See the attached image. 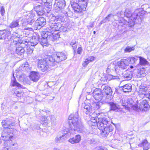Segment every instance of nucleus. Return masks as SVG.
I'll list each match as a JSON object with an SVG mask.
<instances>
[{
	"label": "nucleus",
	"mask_w": 150,
	"mask_h": 150,
	"mask_svg": "<svg viewBox=\"0 0 150 150\" xmlns=\"http://www.w3.org/2000/svg\"><path fill=\"white\" fill-rule=\"evenodd\" d=\"M69 130L66 129L64 130V134L66 137L67 136L70 135L74 131H76L79 133L85 132V128L80 118L78 117L77 112L75 113L74 115L71 114L69 117Z\"/></svg>",
	"instance_id": "f257e3e1"
},
{
	"label": "nucleus",
	"mask_w": 150,
	"mask_h": 150,
	"mask_svg": "<svg viewBox=\"0 0 150 150\" xmlns=\"http://www.w3.org/2000/svg\"><path fill=\"white\" fill-rule=\"evenodd\" d=\"M146 12L142 8L136 10L132 13L128 9H126L124 12V16L129 18L131 20H135L136 23L140 24L142 19V17Z\"/></svg>",
	"instance_id": "f03ea898"
},
{
	"label": "nucleus",
	"mask_w": 150,
	"mask_h": 150,
	"mask_svg": "<svg viewBox=\"0 0 150 150\" xmlns=\"http://www.w3.org/2000/svg\"><path fill=\"white\" fill-rule=\"evenodd\" d=\"M58 23H56L54 21L52 23L50 22V23L49 27H48L50 31V33H48V36L47 38L49 39L50 42H54L55 40L58 38L59 35L57 34V33H55V32L59 31V27H58L57 26Z\"/></svg>",
	"instance_id": "7ed1b4c3"
},
{
	"label": "nucleus",
	"mask_w": 150,
	"mask_h": 150,
	"mask_svg": "<svg viewBox=\"0 0 150 150\" xmlns=\"http://www.w3.org/2000/svg\"><path fill=\"white\" fill-rule=\"evenodd\" d=\"M98 128L101 130V135L103 137H106L109 133L113 130L112 126L108 122L107 123H103L100 122L97 123Z\"/></svg>",
	"instance_id": "20e7f679"
},
{
	"label": "nucleus",
	"mask_w": 150,
	"mask_h": 150,
	"mask_svg": "<svg viewBox=\"0 0 150 150\" xmlns=\"http://www.w3.org/2000/svg\"><path fill=\"white\" fill-rule=\"evenodd\" d=\"M88 0H76V3L71 4V6L76 13L85 11L86 9Z\"/></svg>",
	"instance_id": "39448f33"
},
{
	"label": "nucleus",
	"mask_w": 150,
	"mask_h": 150,
	"mask_svg": "<svg viewBox=\"0 0 150 150\" xmlns=\"http://www.w3.org/2000/svg\"><path fill=\"white\" fill-rule=\"evenodd\" d=\"M103 88L102 93L104 95V103H110V101L112 98V96L111 95L112 91L111 88L107 86L103 85L102 86Z\"/></svg>",
	"instance_id": "423d86ee"
},
{
	"label": "nucleus",
	"mask_w": 150,
	"mask_h": 150,
	"mask_svg": "<svg viewBox=\"0 0 150 150\" xmlns=\"http://www.w3.org/2000/svg\"><path fill=\"white\" fill-rule=\"evenodd\" d=\"M35 16V12L34 11H30L28 14L25 15L22 19L23 22L22 23H24V28L25 29V27L27 25H32L34 22L35 20L34 17Z\"/></svg>",
	"instance_id": "0eeeda50"
},
{
	"label": "nucleus",
	"mask_w": 150,
	"mask_h": 150,
	"mask_svg": "<svg viewBox=\"0 0 150 150\" xmlns=\"http://www.w3.org/2000/svg\"><path fill=\"white\" fill-rule=\"evenodd\" d=\"M150 106L146 100H144L139 103L133 104L131 106L132 108L134 110L138 111L139 110H146L149 109Z\"/></svg>",
	"instance_id": "6e6552de"
},
{
	"label": "nucleus",
	"mask_w": 150,
	"mask_h": 150,
	"mask_svg": "<svg viewBox=\"0 0 150 150\" xmlns=\"http://www.w3.org/2000/svg\"><path fill=\"white\" fill-rule=\"evenodd\" d=\"M13 129H4L2 132L1 137L3 140L6 141L14 139L15 137L13 136Z\"/></svg>",
	"instance_id": "1a4fd4ad"
},
{
	"label": "nucleus",
	"mask_w": 150,
	"mask_h": 150,
	"mask_svg": "<svg viewBox=\"0 0 150 150\" xmlns=\"http://www.w3.org/2000/svg\"><path fill=\"white\" fill-rule=\"evenodd\" d=\"M18 146V144L16 142L10 140L4 142V145L1 150H12L17 148Z\"/></svg>",
	"instance_id": "9d476101"
},
{
	"label": "nucleus",
	"mask_w": 150,
	"mask_h": 150,
	"mask_svg": "<svg viewBox=\"0 0 150 150\" xmlns=\"http://www.w3.org/2000/svg\"><path fill=\"white\" fill-rule=\"evenodd\" d=\"M38 67L42 71H47L50 67V66L45 60L41 59L39 60L38 64Z\"/></svg>",
	"instance_id": "9b49d317"
},
{
	"label": "nucleus",
	"mask_w": 150,
	"mask_h": 150,
	"mask_svg": "<svg viewBox=\"0 0 150 150\" xmlns=\"http://www.w3.org/2000/svg\"><path fill=\"white\" fill-rule=\"evenodd\" d=\"M65 5L64 0H56L54 5V10L56 12H58L63 9Z\"/></svg>",
	"instance_id": "f8f14e48"
},
{
	"label": "nucleus",
	"mask_w": 150,
	"mask_h": 150,
	"mask_svg": "<svg viewBox=\"0 0 150 150\" xmlns=\"http://www.w3.org/2000/svg\"><path fill=\"white\" fill-rule=\"evenodd\" d=\"M46 20L43 17L38 18L33 25L35 30L39 29L46 24Z\"/></svg>",
	"instance_id": "ddd939ff"
},
{
	"label": "nucleus",
	"mask_w": 150,
	"mask_h": 150,
	"mask_svg": "<svg viewBox=\"0 0 150 150\" xmlns=\"http://www.w3.org/2000/svg\"><path fill=\"white\" fill-rule=\"evenodd\" d=\"M93 94L95 100L98 101H101L104 97L101 89L99 88L95 89L93 92Z\"/></svg>",
	"instance_id": "4468645a"
},
{
	"label": "nucleus",
	"mask_w": 150,
	"mask_h": 150,
	"mask_svg": "<svg viewBox=\"0 0 150 150\" xmlns=\"http://www.w3.org/2000/svg\"><path fill=\"white\" fill-rule=\"evenodd\" d=\"M28 44V42L27 41H23L20 43V47H16V53L20 56L23 55L24 54L25 52V50L23 48V46H26Z\"/></svg>",
	"instance_id": "2eb2a0df"
},
{
	"label": "nucleus",
	"mask_w": 150,
	"mask_h": 150,
	"mask_svg": "<svg viewBox=\"0 0 150 150\" xmlns=\"http://www.w3.org/2000/svg\"><path fill=\"white\" fill-rule=\"evenodd\" d=\"M2 126L4 129H13L14 123L12 122L10 119L3 120L1 122Z\"/></svg>",
	"instance_id": "dca6fc26"
},
{
	"label": "nucleus",
	"mask_w": 150,
	"mask_h": 150,
	"mask_svg": "<svg viewBox=\"0 0 150 150\" xmlns=\"http://www.w3.org/2000/svg\"><path fill=\"white\" fill-rule=\"evenodd\" d=\"M56 58V62L59 63L63 60H64L67 58V53L66 52H58L55 55Z\"/></svg>",
	"instance_id": "f3484780"
},
{
	"label": "nucleus",
	"mask_w": 150,
	"mask_h": 150,
	"mask_svg": "<svg viewBox=\"0 0 150 150\" xmlns=\"http://www.w3.org/2000/svg\"><path fill=\"white\" fill-rule=\"evenodd\" d=\"M19 20L13 21L9 25V27L11 28H18L19 29L21 30H24V25L25 24L22 23L20 24H19Z\"/></svg>",
	"instance_id": "a211bd4d"
},
{
	"label": "nucleus",
	"mask_w": 150,
	"mask_h": 150,
	"mask_svg": "<svg viewBox=\"0 0 150 150\" xmlns=\"http://www.w3.org/2000/svg\"><path fill=\"white\" fill-rule=\"evenodd\" d=\"M41 35L42 38L41 39H39V42L42 46H46L48 42L51 43L50 40L47 38L48 36L47 32L45 33L44 35L41 34Z\"/></svg>",
	"instance_id": "6ab92c4d"
},
{
	"label": "nucleus",
	"mask_w": 150,
	"mask_h": 150,
	"mask_svg": "<svg viewBox=\"0 0 150 150\" xmlns=\"http://www.w3.org/2000/svg\"><path fill=\"white\" fill-rule=\"evenodd\" d=\"M118 67L122 69H125L127 68L129 64V60L125 59H122L117 63Z\"/></svg>",
	"instance_id": "aec40b11"
},
{
	"label": "nucleus",
	"mask_w": 150,
	"mask_h": 150,
	"mask_svg": "<svg viewBox=\"0 0 150 150\" xmlns=\"http://www.w3.org/2000/svg\"><path fill=\"white\" fill-rule=\"evenodd\" d=\"M82 109L84 112L86 113V114L91 115L92 113L93 112V110L92 108V106L89 104H84L82 105Z\"/></svg>",
	"instance_id": "412c9836"
},
{
	"label": "nucleus",
	"mask_w": 150,
	"mask_h": 150,
	"mask_svg": "<svg viewBox=\"0 0 150 150\" xmlns=\"http://www.w3.org/2000/svg\"><path fill=\"white\" fill-rule=\"evenodd\" d=\"M19 36L18 33L16 32H13L10 38L11 43L13 42L14 45H18L20 44L18 42L19 40Z\"/></svg>",
	"instance_id": "4be33fe9"
},
{
	"label": "nucleus",
	"mask_w": 150,
	"mask_h": 150,
	"mask_svg": "<svg viewBox=\"0 0 150 150\" xmlns=\"http://www.w3.org/2000/svg\"><path fill=\"white\" fill-rule=\"evenodd\" d=\"M96 119L98 120L97 122L96 123L97 126V123L98 122H101V123H107L109 122L107 118L105 117H103L102 116L104 115L103 113H98L97 114Z\"/></svg>",
	"instance_id": "5701e85b"
},
{
	"label": "nucleus",
	"mask_w": 150,
	"mask_h": 150,
	"mask_svg": "<svg viewBox=\"0 0 150 150\" xmlns=\"http://www.w3.org/2000/svg\"><path fill=\"white\" fill-rule=\"evenodd\" d=\"M34 9L38 16H42L45 13V8L41 5L35 6Z\"/></svg>",
	"instance_id": "b1692460"
},
{
	"label": "nucleus",
	"mask_w": 150,
	"mask_h": 150,
	"mask_svg": "<svg viewBox=\"0 0 150 150\" xmlns=\"http://www.w3.org/2000/svg\"><path fill=\"white\" fill-rule=\"evenodd\" d=\"M126 99L125 98H122L120 99L118 101V104L120 106H127V104H130L131 105H133V100L132 99H131L128 102L126 101Z\"/></svg>",
	"instance_id": "393cba45"
},
{
	"label": "nucleus",
	"mask_w": 150,
	"mask_h": 150,
	"mask_svg": "<svg viewBox=\"0 0 150 150\" xmlns=\"http://www.w3.org/2000/svg\"><path fill=\"white\" fill-rule=\"evenodd\" d=\"M10 33L6 30H0V39H4L6 41L8 40Z\"/></svg>",
	"instance_id": "a878e982"
},
{
	"label": "nucleus",
	"mask_w": 150,
	"mask_h": 150,
	"mask_svg": "<svg viewBox=\"0 0 150 150\" xmlns=\"http://www.w3.org/2000/svg\"><path fill=\"white\" fill-rule=\"evenodd\" d=\"M40 77V76L39 73L35 71H32L30 76V80L34 82L38 81Z\"/></svg>",
	"instance_id": "bb28decb"
},
{
	"label": "nucleus",
	"mask_w": 150,
	"mask_h": 150,
	"mask_svg": "<svg viewBox=\"0 0 150 150\" xmlns=\"http://www.w3.org/2000/svg\"><path fill=\"white\" fill-rule=\"evenodd\" d=\"M81 139V137L79 135H77L75 137L69 139L68 141L71 144H77L79 143Z\"/></svg>",
	"instance_id": "cd10ccee"
},
{
	"label": "nucleus",
	"mask_w": 150,
	"mask_h": 150,
	"mask_svg": "<svg viewBox=\"0 0 150 150\" xmlns=\"http://www.w3.org/2000/svg\"><path fill=\"white\" fill-rule=\"evenodd\" d=\"M147 92L148 89L146 88L140 89L138 92L139 96L142 98H143L145 96L148 98L149 95Z\"/></svg>",
	"instance_id": "c85d7f7f"
},
{
	"label": "nucleus",
	"mask_w": 150,
	"mask_h": 150,
	"mask_svg": "<svg viewBox=\"0 0 150 150\" xmlns=\"http://www.w3.org/2000/svg\"><path fill=\"white\" fill-rule=\"evenodd\" d=\"M139 146L140 147H143V150H148L150 147V145L146 139L143 140L139 144Z\"/></svg>",
	"instance_id": "c756f323"
},
{
	"label": "nucleus",
	"mask_w": 150,
	"mask_h": 150,
	"mask_svg": "<svg viewBox=\"0 0 150 150\" xmlns=\"http://www.w3.org/2000/svg\"><path fill=\"white\" fill-rule=\"evenodd\" d=\"M55 54H54L53 56H49L48 60H46L50 66H54L55 65V62H56V58L55 57Z\"/></svg>",
	"instance_id": "7c9ffc66"
},
{
	"label": "nucleus",
	"mask_w": 150,
	"mask_h": 150,
	"mask_svg": "<svg viewBox=\"0 0 150 150\" xmlns=\"http://www.w3.org/2000/svg\"><path fill=\"white\" fill-rule=\"evenodd\" d=\"M121 89L125 93L131 92L132 90V85L130 84H127L120 87Z\"/></svg>",
	"instance_id": "2f4dec72"
},
{
	"label": "nucleus",
	"mask_w": 150,
	"mask_h": 150,
	"mask_svg": "<svg viewBox=\"0 0 150 150\" xmlns=\"http://www.w3.org/2000/svg\"><path fill=\"white\" fill-rule=\"evenodd\" d=\"M39 42V39L37 36H33L32 38L30 40V42L31 46H34L38 44Z\"/></svg>",
	"instance_id": "473e14b6"
},
{
	"label": "nucleus",
	"mask_w": 150,
	"mask_h": 150,
	"mask_svg": "<svg viewBox=\"0 0 150 150\" xmlns=\"http://www.w3.org/2000/svg\"><path fill=\"white\" fill-rule=\"evenodd\" d=\"M132 73L129 71H126L125 72L123 75V76L125 79L129 80L131 79L132 77Z\"/></svg>",
	"instance_id": "72a5a7b5"
},
{
	"label": "nucleus",
	"mask_w": 150,
	"mask_h": 150,
	"mask_svg": "<svg viewBox=\"0 0 150 150\" xmlns=\"http://www.w3.org/2000/svg\"><path fill=\"white\" fill-rule=\"evenodd\" d=\"M11 84L13 86H16L18 88H23L22 87L23 86L16 81V79L14 76L12 78Z\"/></svg>",
	"instance_id": "f704fd0d"
},
{
	"label": "nucleus",
	"mask_w": 150,
	"mask_h": 150,
	"mask_svg": "<svg viewBox=\"0 0 150 150\" xmlns=\"http://www.w3.org/2000/svg\"><path fill=\"white\" fill-rule=\"evenodd\" d=\"M52 5V3L50 2H48L47 1L44 2V5L45 7V8L47 13H49L51 10Z\"/></svg>",
	"instance_id": "c9c22d12"
},
{
	"label": "nucleus",
	"mask_w": 150,
	"mask_h": 150,
	"mask_svg": "<svg viewBox=\"0 0 150 150\" xmlns=\"http://www.w3.org/2000/svg\"><path fill=\"white\" fill-rule=\"evenodd\" d=\"M110 106L111 109L112 110L114 111H117L118 109L119 108V105H117L116 104L113 103H110Z\"/></svg>",
	"instance_id": "e433bc0d"
},
{
	"label": "nucleus",
	"mask_w": 150,
	"mask_h": 150,
	"mask_svg": "<svg viewBox=\"0 0 150 150\" xmlns=\"http://www.w3.org/2000/svg\"><path fill=\"white\" fill-rule=\"evenodd\" d=\"M65 135H62L61 136H57L55 139V141L57 143H61L64 140Z\"/></svg>",
	"instance_id": "4c0bfd02"
},
{
	"label": "nucleus",
	"mask_w": 150,
	"mask_h": 150,
	"mask_svg": "<svg viewBox=\"0 0 150 150\" xmlns=\"http://www.w3.org/2000/svg\"><path fill=\"white\" fill-rule=\"evenodd\" d=\"M138 57L139 59V63L140 65L144 66L148 64V62L145 59L141 57Z\"/></svg>",
	"instance_id": "58836bf2"
},
{
	"label": "nucleus",
	"mask_w": 150,
	"mask_h": 150,
	"mask_svg": "<svg viewBox=\"0 0 150 150\" xmlns=\"http://www.w3.org/2000/svg\"><path fill=\"white\" fill-rule=\"evenodd\" d=\"M112 16H114V15H112V14H110L107 17H106L104 19H103L102 21H101L100 23V24H102L106 23L107 22H108L110 20V17Z\"/></svg>",
	"instance_id": "ea45409f"
},
{
	"label": "nucleus",
	"mask_w": 150,
	"mask_h": 150,
	"mask_svg": "<svg viewBox=\"0 0 150 150\" xmlns=\"http://www.w3.org/2000/svg\"><path fill=\"white\" fill-rule=\"evenodd\" d=\"M138 57H131L130 58L127 59V60H129V64H133L137 60H138Z\"/></svg>",
	"instance_id": "a19ab883"
},
{
	"label": "nucleus",
	"mask_w": 150,
	"mask_h": 150,
	"mask_svg": "<svg viewBox=\"0 0 150 150\" xmlns=\"http://www.w3.org/2000/svg\"><path fill=\"white\" fill-rule=\"evenodd\" d=\"M116 16L119 18L123 19L124 16V11H119L116 14Z\"/></svg>",
	"instance_id": "79ce46f5"
},
{
	"label": "nucleus",
	"mask_w": 150,
	"mask_h": 150,
	"mask_svg": "<svg viewBox=\"0 0 150 150\" xmlns=\"http://www.w3.org/2000/svg\"><path fill=\"white\" fill-rule=\"evenodd\" d=\"M78 43L76 42H74L72 41L70 44V45L72 46L74 50V53H76V49L77 47Z\"/></svg>",
	"instance_id": "37998d69"
},
{
	"label": "nucleus",
	"mask_w": 150,
	"mask_h": 150,
	"mask_svg": "<svg viewBox=\"0 0 150 150\" xmlns=\"http://www.w3.org/2000/svg\"><path fill=\"white\" fill-rule=\"evenodd\" d=\"M93 107H94L96 110L100 109V106L99 103H95L92 104Z\"/></svg>",
	"instance_id": "c03bdc74"
},
{
	"label": "nucleus",
	"mask_w": 150,
	"mask_h": 150,
	"mask_svg": "<svg viewBox=\"0 0 150 150\" xmlns=\"http://www.w3.org/2000/svg\"><path fill=\"white\" fill-rule=\"evenodd\" d=\"M42 122H44L43 123H45L47 124L48 122V120L47 117L45 116H43L40 119Z\"/></svg>",
	"instance_id": "a18cd8bd"
},
{
	"label": "nucleus",
	"mask_w": 150,
	"mask_h": 150,
	"mask_svg": "<svg viewBox=\"0 0 150 150\" xmlns=\"http://www.w3.org/2000/svg\"><path fill=\"white\" fill-rule=\"evenodd\" d=\"M134 50V47H130L128 46L126 47L125 50V52H130L132 50Z\"/></svg>",
	"instance_id": "49530a36"
},
{
	"label": "nucleus",
	"mask_w": 150,
	"mask_h": 150,
	"mask_svg": "<svg viewBox=\"0 0 150 150\" xmlns=\"http://www.w3.org/2000/svg\"><path fill=\"white\" fill-rule=\"evenodd\" d=\"M51 122L52 123L54 124L56 122V120L55 117L54 115H51L50 116Z\"/></svg>",
	"instance_id": "de8ad7c7"
},
{
	"label": "nucleus",
	"mask_w": 150,
	"mask_h": 150,
	"mask_svg": "<svg viewBox=\"0 0 150 150\" xmlns=\"http://www.w3.org/2000/svg\"><path fill=\"white\" fill-rule=\"evenodd\" d=\"M131 21L128 22L129 25L130 27H132L134 26L135 23H136V21L135 20H131Z\"/></svg>",
	"instance_id": "09e8293b"
},
{
	"label": "nucleus",
	"mask_w": 150,
	"mask_h": 150,
	"mask_svg": "<svg viewBox=\"0 0 150 150\" xmlns=\"http://www.w3.org/2000/svg\"><path fill=\"white\" fill-rule=\"evenodd\" d=\"M114 67L115 65L114 64L111 63L108 66L107 68L110 69L111 70H113L114 69Z\"/></svg>",
	"instance_id": "8fccbe9b"
},
{
	"label": "nucleus",
	"mask_w": 150,
	"mask_h": 150,
	"mask_svg": "<svg viewBox=\"0 0 150 150\" xmlns=\"http://www.w3.org/2000/svg\"><path fill=\"white\" fill-rule=\"evenodd\" d=\"M97 120L95 117L94 119H91V120L89 121L88 122L89 123H90L91 122H93L94 124V125H96V123L97 122Z\"/></svg>",
	"instance_id": "3c124183"
},
{
	"label": "nucleus",
	"mask_w": 150,
	"mask_h": 150,
	"mask_svg": "<svg viewBox=\"0 0 150 150\" xmlns=\"http://www.w3.org/2000/svg\"><path fill=\"white\" fill-rule=\"evenodd\" d=\"M83 51V50L81 47H79L77 49V53L81 54Z\"/></svg>",
	"instance_id": "603ef678"
},
{
	"label": "nucleus",
	"mask_w": 150,
	"mask_h": 150,
	"mask_svg": "<svg viewBox=\"0 0 150 150\" xmlns=\"http://www.w3.org/2000/svg\"><path fill=\"white\" fill-rule=\"evenodd\" d=\"M0 11L1 13V14L2 15H3L5 13V9L4 8V6H1V8Z\"/></svg>",
	"instance_id": "864d4df0"
},
{
	"label": "nucleus",
	"mask_w": 150,
	"mask_h": 150,
	"mask_svg": "<svg viewBox=\"0 0 150 150\" xmlns=\"http://www.w3.org/2000/svg\"><path fill=\"white\" fill-rule=\"evenodd\" d=\"M95 57L93 56H90L87 59L90 62L93 61L94 60Z\"/></svg>",
	"instance_id": "5fc2aeb1"
},
{
	"label": "nucleus",
	"mask_w": 150,
	"mask_h": 150,
	"mask_svg": "<svg viewBox=\"0 0 150 150\" xmlns=\"http://www.w3.org/2000/svg\"><path fill=\"white\" fill-rule=\"evenodd\" d=\"M136 75L138 78L141 77V71H139V70H138Z\"/></svg>",
	"instance_id": "6e6d98bb"
},
{
	"label": "nucleus",
	"mask_w": 150,
	"mask_h": 150,
	"mask_svg": "<svg viewBox=\"0 0 150 150\" xmlns=\"http://www.w3.org/2000/svg\"><path fill=\"white\" fill-rule=\"evenodd\" d=\"M107 78L109 80L112 79L113 78V76L111 74H109L107 76Z\"/></svg>",
	"instance_id": "4d7b16f0"
},
{
	"label": "nucleus",
	"mask_w": 150,
	"mask_h": 150,
	"mask_svg": "<svg viewBox=\"0 0 150 150\" xmlns=\"http://www.w3.org/2000/svg\"><path fill=\"white\" fill-rule=\"evenodd\" d=\"M21 93H20L18 91H16L14 93V94H15L17 96L19 97L21 96L20 94Z\"/></svg>",
	"instance_id": "13d9d810"
},
{
	"label": "nucleus",
	"mask_w": 150,
	"mask_h": 150,
	"mask_svg": "<svg viewBox=\"0 0 150 150\" xmlns=\"http://www.w3.org/2000/svg\"><path fill=\"white\" fill-rule=\"evenodd\" d=\"M89 142L90 144H93L94 143V142H95V140L94 139H91L90 140H89Z\"/></svg>",
	"instance_id": "bf43d9fd"
},
{
	"label": "nucleus",
	"mask_w": 150,
	"mask_h": 150,
	"mask_svg": "<svg viewBox=\"0 0 150 150\" xmlns=\"http://www.w3.org/2000/svg\"><path fill=\"white\" fill-rule=\"evenodd\" d=\"M141 77H144L146 76V74L143 71H141Z\"/></svg>",
	"instance_id": "052dcab7"
},
{
	"label": "nucleus",
	"mask_w": 150,
	"mask_h": 150,
	"mask_svg": "<svg viewBox=\"0 0 150 150\" xmlns=\"http://www.w3.org/2000/svg\"><path fill=\"white\" fill-rule=\"evenodd\" d=\"M29 66V64H28V63H26L25 64H24L22 66V67H23V69L24 68L26 69V68H25V67H26V66Z\"/></svg>",
	"instance_id": "680f3d73"
},
{
	"label": "nucleus",
	"mask_w": 150,
	"mask_h": 150,
	"mask_svg": "<svg viewBox=\"0 0 150 150\" xmlns=\"http://www.w3.org/2000/svg\"><path fill=\"white\" fill-rule=\"evenodd\" d=\"M56 19L55 20L56 21H61V20L62 19V17L61 16L60 17H56Z\"/></svg>",
	"instance_id": "e2e57ef3"
},
{
	"label": "nucleus",
	"mask_w": 150,
	"mask_h": 150,
	"mask_svg": "<svg viewBox=\"0 0 150 150\" xmlns=\"http://www.w3.org/2000/svg\"><path fill=\"white\" fill-rule=\"evenodd\" d=\"M26 67H25L26 69H23L27 71H28L30 70V67L29 66H26Z\"/></svg>",
	"instance_id": "0e129e2a"
},
{
	"label": "nucleus",
	"mask_w": 150,
	"mask_h": 150,
	"mask_svg": "<svg viewBox=\"0 0 150 150\" xmlns=\"http://www.w3.org/2000/svg\"><path fill=\"white\" fill-rule=\"evenodd\" d=\"M100 150H108L105 147L100 146Z\"/></svg>",
	"instance_id": "69168bd1"
},
{
	"label": "nucleus",
	"mask_w": 150,
	"mask_h": 150,
	"mask_svg": "<svg viewBox=\"0 0 150 150\" xmlns=\"http://www.w3.org/2000/svg\"><path fill=\"white\" fill-rule=\"evenodd\" d=\"M87 64V65L90 62L89 61H88V60L87 59H86V60L84 61Z\"/></svg>",
	"instance_id": "338daca9"
},
{
	"label": "nucleus",
	"mask_w": 150,
	"mask_h": 150,
	"mask_svg": "<svg viewBox=\"0 0 150 150\" xmlns=\"http://www.w3.org/2000/svg\"><path fill=\"white\" fill-rule=\"evenodd\" d=\"M100 146H98L96 147L94 149V150H100Z\"/></svg>",
	"instance_id": "774afa93"
}]
</instances>
